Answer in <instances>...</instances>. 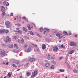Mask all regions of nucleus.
Segmentation results:
<instances>
[{
    "label": "nucleus",
    "mask_w": 78,
    "mask_h": 78,
    "mask_svg": "<svg viewBox=\"0 0 78 78\" xmlns=\"http://www.w3.org/2000/svg\"><path fill=\"white\" fill-rule=\"evenodd\" d=\"M63 33L64 34H65V35H68V34H67V32L65 31H64L63 32Z\"/></svg>",
    "instance_id": "20"
},
{
    "label": "nucleus",
    "mask_w": 78,
    "mask_h": 78,
    "mask_svg": "<svg viewBox=\"0 0 78 78\" xmlns=\"http://www.w3.org/2000/svg\"><path fill=\"white\" fill-rule=\"evenodd\" d=\"M45 56L46 58H49L50 57V55H45Z\"/></svg>",
    "instance_id": "18"
},
{
    "label": "nucleus",
    "mask_w": 78,
    "mask_h": 78,
    "mask_svg": "<svg viewBox=\"0 0 78 78\" xmlns=\"http://www.w3.org/2000/svg\"><path fill=\"white\" fill-rule=\"evenodd\" d=\"M37 36H38L39 37H40V35H39V34H37Z\"/></svg>",
    "instance_id": "50"
},
{
    "label": "nucleus",
    "mask_w": 78,
    "mask_h": 78,
    "mask_svg": "<svg viewBox=\"0 0 78 78\" xmlns=\"http://www.w3.org/2000/svg\"><path fill=\"white\" fill-rule=\"evenodd\" d=\"M40 31H41V32L42 31H43V28H41V29H40Z\"/></svg>",
    "instance_id": "41"
},
{
    "label": "nucleus",
    "mask_w": 78,
    "mask_h": 78,
    "mask_svg": "<svg viewBox=\"0 0 78 78\" xmlns=\"http://www.w3.org/2000/svg\"><path fill=\"white\" fill-rule=\"evenodd\" d=\"M45 66L46 67H49V66H50V63H46L45 64Z\"/></svg>",
    "instance_id": "15"
},
{
    "label": "nucleus",
    "mask_w": 78,
    "mask_h": 78,
    "mask_svg": "<svg viewBox=\"0 0 78 78\" xmlns=\"http://www.w3.org/2000/svg\"><path fill=\"white\" fill-rule=\"evenodd\" d=\"M20 78H22V76H20Z\"/></svg>",
    "instance_id": "58"
},
{
    "label": "nucleus",
    "mask_w": 78,
    "mask_h": 78,
    "mask_svg": "<svg viewBox=\"0 0 78 78\" xmlns=\"http://www.w3.org/2000/svg\"><path fill=\"white\" fill-rule=\"evenodd\" d=\"M19 17H20V18L21 19V17H20V16Z\"/></svg>",
    "instance_id": "61"
},
{
    "label": "nucleus",
    "mask_w": 78,
    "mask_h": 78,
    "mask_svg": "<svg viewBox=\"0 0 78 78\" xmlns=\"http://www.w3.org/2000/svg\"><path fill=\"white\" fill-rule=\"evenodd\" d=\"M70 45L73 47H75L76 46V44L73 42H71L70 43Z\"/></svg>",
    "instance_id": "7"
},
{
    "label": "nucleus",
    "mask_w": 78,
    "mask_h": 78,
    "mask_svg": "<svg viewBox=\"0 0 78 78\" xmlns=\"http://www.w3.org/2000/svg\"><path fill=\"white\" fill-rule=\"evenodd\" d=\"M37 71H35L33 73H32V75L31 76V78H34L36 75H37Z\"/></svg>",
    "instance_id": "1"
},
{
    "label": "nucleus",
    "mask_w": 78,
    "mask_h": 78,
    "mask_svg": "<svg viewBox=\"0 0 78 78\" xmlns=\"http://www.w3.org/2000/svg\"><path fill=\"white\" fill-rule=\"evenodd\" d=\"M35 61V59L34 58H31L29 59V61L30 62H34Z\"/></svg>",
    "instance_id": "8"
},
{
    "label": "nucleus",
    "mask_w": 78,
    "mask_h": 78,
    "mask_svg": "<svg viewBox=\"0 0 78 78\" xmlns=\"http://www.w3.org/2000/svg\"><path fill=\"white\" fill-rule=\"evenodd\" d=\"M32 45V47H37V45H34L33 44H31Z\"/></svg>",
    "instance_id": "33"
},
{
    "label": "nucleus",
    "mask_w": 78,
    "mask_h": 78,
    "mask_svg": "<svg viewBox=\"0 0 78 78\" xmlns=\"http://www.w3.org/2000/svg\"><path fill=\"white\" fill-rule=\"evenodd\" d=\"M65 78H67V77H66Z\"/></svg>",
    "instance_id": "64"
},
{
    "label": "nucleus",
    "mask_w": 78,
    "mask_h": 78,
    "mask_svg": "<svg viewBox=\"0 0 78 78\" xmlns=\"http://www.w3.org/2000/svg\"><path fill=\"white\" fill-rule=\"evenodd\" d=\"M1 55L2 56V55H5V52L3 50H2L0 52Z\"/></svg>",
    "instance_id": "6"
},
{
    "label": "nucleus",
    "mask_w": 78,
    "mask_h": 78,
    "mask_svg": "<svg viewBox=\"0 0 78 78\" xmlns=\"http://www.w3.org/2000/svg\"><path fill=\"white\" fill-rule=\"evenodd\" d=\"M16 30H19V28H16Z\"/></svg>",
    "instance_id": "51"
},
{
    "label": "nucleus",
    "mask_w": 78,
    "mask_h": 78,
    "mask_svg": "<svg viewBox=\"0 0 78 78\" xmlns=\"http://www.w3.org/2000/svg\"><path fill=\"white\" fill-rule=\"evenodd\" d=\"M74 52V51L73 50H71L69 52L70 55H71V54H72Z\"/></svg>",
    "instance_id": "24"
},
{
    "label": "nucleus",
    "mask_w": 78,
    "mask_h": 78,
    "mask_svg": "<svg viewBox=\"0 0 78 78\" xmlns=\"http://www.w3.org/2000/svg\"><path fill=\"white\" fill-rule=\"evenodd\" d=\"M12 66L15 68H16L17 66L15 65V64H13L12 65Z\"/></svg>",
    "instance_id": "32"
},
{
    "label": "nucleus",
    "mask_w": 78,
    "mask_h": 78,
    "mask_svg": "<svg viewBox=\"0 0 78 78\" xmlns=\"http://www.w3.org/2000/svg\"><path fill=\"white\" fill-rule=\"evenodd\" d=\"M5 31V30H0V33H4Z\"/></svg>",
    "instance_id": "13"
},
{
    "label": "nucleus",
    "mask_w": 78,
    "mask_h": 78,
    "mask_svg": "<svg viewBox=\"0 0 78 78\" xmlns=\"http://www.w3.org/2000/svg\"><path fill=\"white\" fill-rule=\"evenodd\" d=\"M5 14H6V13H5V12H4L2 13V17H3V16H5Z\"/></svg>",
    "instance_id": "31"
},
{
    "label": "nucleus",
    "mask_w": 78,
    "mask_h": 78,
    "mask_svg": "<svg viewBox=\"0 0 78 78\" xmlns=\"http://www.w3.org/2000/svg\"><path fill=\"white\" fill-rule=\"evenodd\" d=\"M51 59H54V57H51Z\"/></svg>",
    "instance_id": "52"
},
{
    "label": "nucleus",
    "mask_w": 78,
    "mask_h": 78,
    "mask_svg": "<svg viewBox=\"0 0 78 78\" xmlns=\"http://www.w3.org/2000/svg\"><path fill=\"white\" fill-rule=\"evenodd\" d=\"M56 35L57 36V37H59L58 39H61V38L63 37V36H61H61H62V34H59V33H57L56 34Z\"/></svg>",
    "instance_id": "4"
},
{
    "label": "nucleus",
    "mask_w": 78,
    "mask_h": 78,
    "mask_svg": "<svg viewBox=\"0 0 78 78\" xmlns=\"http://www.w3.org/2000/svg\"><path fill=\"white\" fill-rule=\"evenodd\" d=\"M17 25H18V26H19V27H20L21 26V25H20V24L19 23H17Z\"/></svg>",
    "instance_id": "44"
},
{
    "label": "nucleus",
    "mask_w": 78,
    "mask_h": 78,
    "mask_svg": "<svg viewBox=\"0 0 78 78\" xmlns=\"http://www.w3.org/2000/svg\"><path fill=\"white\" fill-rule=\"evenodd\" d=\"M6 78V77H4V78Z\"/></svg>",
    "instance_id": "62"
},
{
    "label": "nucleus",
    "mask_w": 78,
    "mask_h": 78,
    "mask_svg": "<svg viewBox=\"0 0 78 78\" xmlns=\"http://www.w3.org/2000/svg\"><path fill=\"white\" fill-rule=\"evenodd\" d=\"M61 47L62 48H65V46H64L63 44H62L61 45Z\"/></svg>",
    "instance_id": "36"
},
{
    "label": "nucleus",
    "mask_w": 78,
    "mask_h": 78,
    "mask_svg": "<svg viewBox=\"0 0 78 78\" xmlns=\"http://www.w3.org/2000/svg\"><path fill=\"white\" fill-rule=\"evenodd\" d=\"M54 68H55V66L54 65H52L51 66V69H53Z\"/></svg>",
    "instance_id": "26"
},
{
    "label": "nucleus",
    "mask_w": 78,
    "mask_h": 78,
    "mask_svg": "<svg viewBox=\"0 0 78 78\" xmlns=\"http://www.w3.org/2000/svg\"><path fill=\"white\" fill-rule=\"evenodd\" d=\"M44 34H45V33L46 32H49V30L48 29H46L45 28H44Z\"/></svg>",
    "instance_id": "10"
},
{
    "label": "nucleus",
    "mask_w": 78,
    "mask_h": 78,
    "mask_svg": "<svg viewBox=\"0 0 78 78\" xmlns=\"http://www.w3.org/2000/svg\"><path fill=\"white\" fill-rule=\"evenodd\" d=\"M13 62L15 63V64H16L17 65H18V64L20 63V62L17 60H16L15 62Z\"/></svg>",
    "instance_id": "14"
},
{
    "label": "nucleus",
    "mask_w": 78,
    "mask_h": 78,
    "mask_svg": "<svg viewBox=\"0 0 78 78\" xmlns=\"http://www.w3.org/2000/svg\"><path fill=\"white\" fill-rule=\"evenodd\" d=\"M16 32H17V33H20V34H22V31H21L20 30L16 31Z\"/></svg>",
    "instance_id": "21"
},
{
    "label": "nucleus",
    "mask_w": 78,
    "mask_h": 78,
    "mask_svg": "<svg viewBox=\"0 0 78 78\" xmlns=\"http://www.w3.org/2000/svg\"><path fill=\"white\" fill-rule=\"evenodd\" d=\"M62 57H59L58 58L59 60H61L62 59Z\"/></svg>",
    "instance_id": "45"
},
{
    "label": "nucleus",
    "mask_w": 78,
    "mask_h": 78,
    "mask_svg": "<svg viewBox=\"0 0 78 78\" xmlns=\"http://www.w3.org/2000/svg\"><path fill=\"white\" fill-rule=\"evenodd\" d=\"M58 47H57V46H55L53 48V51H58Z\"/></svg>",
    "instance_id": "5"
},
{
    "label": "nucleus",
    "mask_w": 78,
    "mask_h": 78,
    "mask_svg": "<svg viewBox=\"0 0 78 78\" xmlns=\"http://www.w3.org/2000/svg\"><path fill=\"white\" fill-rule=\"evenodd\" d=\"M18 42H20V40H19V39L18 40Z\"/></svg>",
    "instance_id": "49"
},
{
    "label": "nucleus",
    "mask_w": 78,
    "mask_h": 78,
    "mask_svg": "<svg viewBox=\"0 0 78 78\" xmlns=\"http://www.w3.org/2000/svg\"><path fill=\"white\" fill-rule=\"evenodd\" d=\"M28 65V63H27L24 65V67H27Z\"/></svg>",
    "instance_id": "38"
},
{
    "label": "nucleus",
    "mask_w": 78,
    "mask_h": 78,
    "mask_svg": "<svg viewBox=\"0 0 78 78\" xmlns=\"http://www.w3.org/2000/svg\"><path fill=\"white\" fill-rule=\"evenodd\" d=\"M30 75H31V74H30V73L29 72H28L26 74L27 76H29Z\"/></svg>",
    "instance_id": "22"
},
{
    "label": "nucleus",
    "mask_w": 78,
    "mask_h": 78,
    "mask_svg": "<svg viewBox=\"0 0 78 78\" xmlns=\"http://www.w3.org/2000/svg\"><path fill=\"white\" fill-rule=\"evenodd\" d=\"M14 15V14H13V13H10V16H12Z\"/></svg>",
    "instance_id": "40"
},
{
    "label": "nucleus",
    "mask_w": 78,
    "mask_h": 78,
    "mask_svg": "<svg viewBox=\"0 0 78 78\" xmlns=\"http://www.w3.org/2000/svg\"><path fill=\"white\" fill-rule=\"evenodd\" d=\"M8 76L9 77H11V74L9 73H8Z\"/></svg>",
    "instance_id": "35"
},
{
    "label": "nucleus",
    "mask_w": 78,
    "mask_h": 78,
    "mask_svg": "<svg viewBox=\"0 0 78 78\" xmlns=\"http://www.w3.org/2000/svg\"><path fill=\"white\" fill-rule=\"evenodd\" d=\"M27 27H28V29L29 30H31V28H33V26H32L31 27V26H30V25L28 24L27 25Z\"/></svg>",
    "instance_id": "11"
},
{
    "label": "nucleus",
    "mask_w": 78,
    "mask_h": 78,
    "mask_svg": "<svg viewBox=\"0 0 78 78\" xmlns=\"http://www.w3.org/2000/svg\"><path fill=\"white\" fill-rule=\"evenodd\" d=\"M23 30L24 31H25V32H27V28H26L25 27H23Z\"/></svg>",
    "instance_id": "17"
},
{
    "label": "nucleus",
    "mask_w": 78,
    "mask_h": 78,
    "mask_svg": "<svg viewBox=\"0 0 78 78\" xmlns=\"http://www.w3.org/2000/svg\"><path fill=\"white\" fill-rule=\"evenodd\" d=\"M29 33H30V34L31 35H32V36H33V35H34V34H33V33L31 31H30L29 32Z\"/></svg>",
    "instance_id": "27"
},
{
    "label": "nucleus",
    "mask_w": 78,
    "mask_h": 78,
    "mask_svg": "<svg viewBox=\"0 0 78 78\" xmlns=\"http://www.w3.org/2000/svg\"><path fill=\"white\" fill-rule=\"evenodd\" d=\"M3 64H5L6 65H8V62H7V63H6V62H3Z\"/></svg>",
    "instance_id": "39"
},
{
    "label": "nucleus",
    "mask_w": 78,
    "mask_h": 78,
    "mask_svg": "<svg viewBox=\"0 0 78 78\" xmlns=\"http://www.w3.org/2000/svg\"><path fill=\"white\" fill-rule=\"evenodd\" d=\"M5 7H4V6H2V8L1 9V11H2V12H5Z\"/></svg>",
    "instance_id": "12"
},
{
    "label": "nucleus",
    "mask_w": 78,
    "mask_h": 78,
    "mask_svg": "<svg viewBox=\"0 0 78 78\" xmlns=\"http://www.w3.org/2000/svg\"><path fill=\"white\" fill-rule=\"evenodd\" d=\"M3 4H4V5H5V4H6V1H4L3 2Z\"/></svg>",
    "instance_id": "46"
},
{
    "label": "nucleus",
    "mask_w": 78,
    "mask_h": 78,
    "mask_svg": "<svg viewBox=\"0 0 78 78\" xmlns=\"http://www.w3.org/2000/svg\"><path fill=\"white\" fill-rule=\"evenodd\" d=\"M22 66V65H19L18 66V67H20V66Z\"/></svg>",
    "instance_id": "55"
},
{
    "label": "nucleus",
    "mask_w": 78,
    "mask_h": 78,
    "mask_svg": "<svg viewBox=\"0 0 78 78\" xmlns=\"http://www.w3.org/2000/svg\"><path fill=\"white\" fill-rule=\"evenodd\" d=\"M24 38L26 39H29V38L27 36H24Z\"/></svg>",
    "instance_id": "34"
},
{
    "label": "nucleus",
    "mask_w": 78,
    "mask_h": 78,
    "mask_svg": "<svg viewBox=\"0 0 78 78\" xmlns=\"http://www.w3.org/2000/svg\"><path fill=\"white\" fill-rule=\"evenodd\" d=\"M14 47H15L16 48H19V47L17 46V44H14Z\"/></svg>",
    "instance_id": "19"
},
{
    "label": "nucleus",
    "mask_w": 78,
    "mask_h": 78,
    "mask_svg": "<svg viewBox=\"0 0 78 78\" xmlns=\"http://www.w3.org/2000/svg\"><path fill=\"white\" fill-rule=\"evenodd\" d=\"M18 52H19V51H17Z\"/></svg>",
    "instance_id": "63"
},
{
    "label": "nucleus",
    "mask_w": 78,
    "mask_h": 78,
    "mask_svg": "<svg viewBox=\"0 0 78 78\" xmlns=\"http://www.w3.org/2000/svg\"><path fill=\"white\" fill-rule=\"evenodd\" d=\"M5 24L7 28H9L10 27V22L9 21H7L5 22Z\"/></svg>",
    "instance_id": "2"
},
{
    "label": "nucleus",
    "mask_w": 78,
    "mask_h": 78,
    "mask_svg": "<svg viewBox=\"0 0 78 78\" xmlns=\"http://www.w3.org/2000/svg\"><path fill=\"white\" fill-rule=\"evenodd\" d=\"M9 3H8V2H7L6 4V5L7 6H9Z\"/></svg>",
    "instance_id": "42"
},
{
    "label": "nucleus",
    "mask_w": 78,
    "mask_h": 78,
    "mask_svg": "<svg viewBox=\"0 0 78 78\" xmlns=\"http://www.w3.org/2000/svg\"><path fill=\"white\" fill-rule=\"evenodd\" d=\"M16 20V18H15V19H14V20Z\"/></svg>",
    "instance_id": "59"
},
{
    "label": "nucleus",
    "mask_w": 78,
    "mask_h": 78,
    "mask_svg": "<svg viewBox=\"0 0 78 78\" xmlns=\"http://www.w3.org/2000/svg\"><path fill=\"white\" fill-rule=\"evenodd\" d=\"M37 51H39V49H37Z\"/></svg>",
    "instance_id": "54"
},
{
    "label": "nucleus",
    "mask_w": 78,
    "mask_h": 78,
    "mask_svg": "<svg viewBox=\"0 0 78 78\" xmlns=\"http://www.w3.org/2000/svg\"><path fill=\"white\" fill-rule=\"evenodd\" d=\"M30 51H31V48H29L27 49V52H30Z\"/></svg>",
    "instance_id": "29"
},
{
    "label": "nucleus",
    "mask_w": 78,
    "mask_h": 78,
    "mask_svg": "<svg viewBox=\"0 0 78 78\" xmlns=\"http://www.w3.org/2000/svg\"><path fill=\"white\" fill-rule=\"evenodd\" d=\"M20 70V69H18L17 70V71H19Z\"/></svg>",
    "instance_id": "57"
},
{
    "label": "nucleus",
    "mask_w": 78,
    "mask_h": 78,
    "mask_svg": "<svg viewBox=\"0 0 78 78\" xmlns=\"http://www.w3.org/2000/svg\"><path fill=\"white\" fill-rule=\"evenodd\" d=\"M3 45H4V44H3L2 45V47H3Z\"/></svg>",
    "instance_id": "60"
},
{
    "label": "nucleus",
    "mask_w": 78,
    "mask_h": 78,
    "mask_svg": "<svg viewBox=\"0 0 78 78\" xmlns=\"http://www.w3.org/2000/svg\"><path fill=\"white\" fill-rule=\"evenodd\" d=\"M59 72H64V69H60L59 70Z\"/></svg>",
    "instance_id": "23"
},
{
    "label": "nucleus",
    "mask_w": 78,
    "mask_h": 78,
    "mask_svg": "<svg viewBox=\"0 0 78 78\" xmlns=\"http://www.w3.org/2000/svg\"><path fill=\"white\" fill-rule=\"evenodd\" d=\"M27 47H28V46L27 45V44H25L23 46V47L24 48H27Z\"/></svg>",
    "instance_id": "28"
},
{
    "label": "nucleus",
    "mask_w": 78,
    "mask_h": 78,
    "mask_svg": "<svg viewBox=\"0 0 78 78\" xmlns=\"http://www.w3.org/2000/svg\"><path fill=\"white\" fill-rule=\"evenodd\" d=\"M13 46V45L12 44H10L8 45V47L9 48H12Z\"/></svg>",
    "instance_id": "16"
},
{
    "label": "nucleus",
    "mask_w": 78,
    "mask_h": 78,
    "mask_svg": "<svg viewBox=\"0 0 78 78\" xmlns=\"http://www.w3.org/2000/svg\"><path fill=\"white\" fill-rule=\"evenodd\" d=\"M46 48V45L45 44H43L42 45V48L43 50H45Z\"/></svg>",
    "instance_id": "9"
},
{
    "label": "nucleus",
    "mask_w": 78,
    "mask_h": 78,
    "mask_svg": "<svg viewBox=\"0 0 78 78\" xmlns=\"http://www.w3.org/2000/svg\"><path fill=\"white\" fill-rule=\"evenodd\" d=\"M75 37H77V35H75Z\"/></svg>",
    "instance_id": "53"
},
{
    "label": "nucleus",
    "mask_w": 78,
    "mask_h": 78,
    "mask_svg": "<svg viewBox=\"0 0 78 78\" xmlns=\"http://www.w3.org/2000/svg\"><path fill=\"white\" fill-rule=\"evenodd\" d=\"M23 19H24V20H25V19H26V17H23Z\"/></svg>",
    "instance_id": "48"
},
{
    "label": "nucleus",
    "mask_w": 78,
    "mask_h": 78,
    "mask_svg": "<svg viewBox=\"0 0 78 78\" xmlns=\"http://www.w3.org/2000/svg\"><path fill=\"white\" fill-rule=\"evenodd\" d=\"M11 41V38H9V36H7L6 37V42H10Z\"/></svg>",
    "instance_id": "3"
},
{
    "label": "nucleus",
    "mask_w": 78,
    "mask_h": 78,
    "mask_svg": "<svg viewBox=\"0 0 78 78\" xmlns=\"http://www.w3.org/2000/svg\"><path fill=\"white\" fill-rule=\"evenodd\" d=\"M22 43V44H24V40H23V38L22 37V39L21 40Z\"/></svg>",
    "instance_id": "25"
},
{
    "label": "nucleus",
    "mask_w": 78,
    "mask_h": 78,
    "mask_svg": "<svg viewBox=\"0 0 78 78\" xmlns=\"http://www.w3.org/2000/svg\"><path fill=\"white\" fill-rule=\"evenodd\" d=\"M5 32L6 33H7L9 32V30H6L5 31Z\"/></svg>",
    "instance_id": "43"
},
{
    "label": "nucleus",
    "mask_w": 78,
    "mask_h": 78,
    "mask_svg": "<svg viewBox=\"0 0 78 78\" xmlns=\"http://www.w3.org/2000/svg\"><path fill=\"white\" fill-rule=\"evenodd\" d=\"M45 62H48V61L47 60H45Z\"/></svg>",
    "instance_id": "56"
},
{
    "label": "nucleus",
    "mask_w": 78,
    "mask_h": 78,
    "mask_svg": "<svg viewBox=\"0 0 78 78\" xmlns=\"http://www.w3.org/2000/svg\"><path fill=\"white\" fill-rule=\"evenodd\" d=\"M71 34H72V33H71V32H69V35H71Z\"/></svg>",
    "instance_id": "47"
},
{
    "label": "nucleus",
    "mask_w": 78,
    "mask_h": 78,
    "mask_svg": "<svg viewBox=\"0 0 78 78\" xmlns=\"http://www.w3.org/2000/svg\"><path fill=\"white\" fill-rule=\"evenodd\" d=\"M73 72H74V73H78V71L75 69L73 70Z\"/></svg>",
    "instance_id": "30"
},
{
    "label": "nucleus",
    "mask_w": 78,
    "mask_h": 78,
    "mask_svg": "<svg viewBox=\"0 0 78 78\" xmlns=\"http://www.w3.org/2000/svg\"><path fill=\"white\" fill-rule=\"evenodd\" d=\"M17 39V37H16V36H13V39H15V40H16Z\"/></svg>",
    "instance_id": "37"
}]
</instances>
